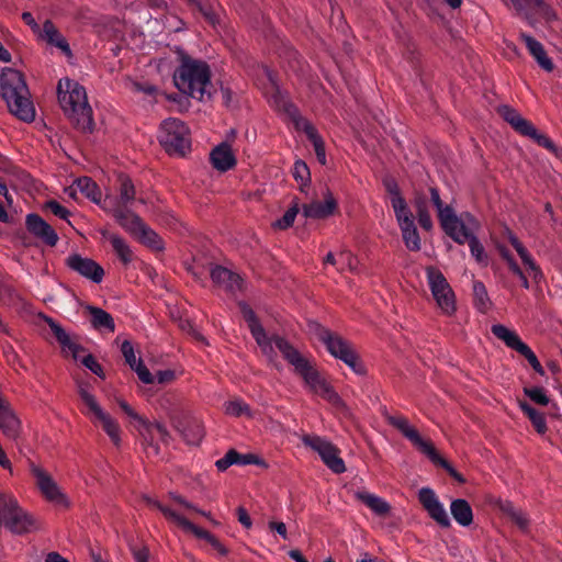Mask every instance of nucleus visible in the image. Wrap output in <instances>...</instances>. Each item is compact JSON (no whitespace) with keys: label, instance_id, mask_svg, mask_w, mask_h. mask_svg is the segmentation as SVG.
<instances>
[{"label":"nucleus","instance_id":"a18cd8bd","mask_svg":"<svg viewBox=\"0 0 562 562\" xmlns=\"http://www.w3.org/2000/svg\"><path fill=\"white\" fill-rule=\"evenodd\" d=\"M145 501L147 502L148 505L160 510L167 519L176 522L179 527H181V520H188L184 516L180 515L179 513H177L176 510H172L171 508H169L167 506H164L161 503H159L156 499H153V498L146 496Z\"/></svg>","mask_w":562,"mask_h":562},{"label":"nucleus","instance_id":"9b49d317","mask_svg":"<svg viewBox=\"0 0 562 562\" xmlns=\"http://www.w3.org/2000/svg\"><path fill=\"white\" fill-rule=\"evenodd\" d=\"M117 405L127 415L139 435L147 441L155 452H158L157 446L154 443L156 439L166 440L168 431L166 427L159 423H150L140 416L126 401L116 398Z\"/></svg>","mask_w":562,"mask_h":562},{"label":"nucleus","instance_id":"37998d69","mask_svg":"<svg viewBox=\"0 0 562 562\" xmlns=\"http://www.w3.org/2000/svg\"><path fill=\"white\" fill-rule=\"evenodd\" d=\"M358 258L349 250H341L338 254V271L349 270L351 272L358 271Z\"/></svg>","mask_w":562,"mask_h":562},{"label":"nucleus","instance_id":"20e7f679","mask_svg":"<svg viewBox=\"0 0 562 562\" xmlns=\"http://www.w3.org/2000/svg\"><path fill=\"white\" fill-rule=\"evenodd\" d=\"M0 92L9 111L24 122H32L35 109L23 75L12 68H4L0 76Z\"/></svg>","mask_w":562,"mask_h":562},{"label":"nucleus","instance_id":"de8ad7c7","mask_svg":"<svg viewBox=\"0 0 562 562\" xmlns=\"http://www.w3.org/2000/svg\"><path fill=\"white\" fill-rule=\"evenodd\" d=\"M431 462H434L437 465L442 467L453 479H456L460 483H464V477L457 472L449 462H447L443 458H441L436 449L432 447V453H425Z\"/></svg>","mask_w":562,"mask_h":562},{"label":"nucleus","instance_id":"0eeeda50","mask_svg":"<svg viewBox=\"0 0 562 562\" xmlns=\"http://www.w3.org/2000/svg\"><path fill=\"white\" fill-rule=\"evenodd\" d=\"M78 393L87 407L83 414L89 416L93 423L99 422L111 441L115 446H119L121 443V428L119 423L100 406L95 396L89 392L87 386L80 385Z\"/></svg>","mask_w":562,"mask_h":562},{"label":"nucleus","instance_id":"a878e982","mask_svg":"<svg viewBox=\"0 0 562 562\" xmlns=\"http://www.w3.org/2000/svg\"><path fill=\"white\" fill-rule=\"evenodd\" d=\"M77 192H80L82 195L102 207L103 199L101 191L92 179L88 177L79 178L71 187L66 189V193L71 198H76Z\"/></svg>","mask_w":562,"mask_h":562},{"label":"nucleus","instance_id":"69168bd1","mask_svg":"<svg viewBox=\"0 0 562 562\" xmlns=\"http://www.w3.org/2000/svg\"><path fill=\"white\" fill-rule=\"evenodd\" d=\"M22 20L25 22V24H27L31 30L33 31L34 34H36V36L38 35L40 31L42 30V26H40L35 19L33 18L32 13L30 12H23L22 13Z\"/></svg>","mask_w":562,"mask_h":562},{"label":"nucleus","instance_id":"79ce46f5","mask_svg":"<svg viewBox=\"0 0 562 562\" xmlns=\"http://www.w3.org/2000/svg\"><path fill=\"white\" fill-rule=\"evenodd\" d=\"M473 295L475 307L480 312L485 313L491 306V301L486 288L481 281L473 283Z\"/></svg>","mask_w":562,"mask_h":562},{"label":"nucleus","instance_id":"f704fd0d","mask_svg":"<svg viewBox=\"0 0 562 562\" xmlns=\"http://www.w3.org/2000/svg\"><path fill=\"white\" fill-rule=\"evenodd\" d=\"M450 513L458 525L469 527L473 522V510L468 501L456 498L450 504Z\"/></svg>","mask_w":562,"mask_h":562},{"label":"nucleus","instance_id":"0e129e2a","mask_svg":"<svg viewBox=\"0 0 562 562\" xmlns=\"http://www.w3.org/2000/svg\"><path fill=\"white\" fill-rule=\"evenodd\" d=\"M316 158L321 165H326V151L324 140L315 142L313 144Z\"/></svg>","mask_w":562,"mask_h":562},{"label":"nucleus","instance_id":"8fccbe9b","mask_svg":"<svg viewBox=\"0 0 562 562\" xmlns=\"http://www.w3.org/2000/svg\"><path fill=\"white\" fill-rule=\"evenodd\" d=\"M127 87L134 93H144L148 97H155L156 93L158 92L157 87L149 82L130 80Z\"/></svg>","mask_w":562,"mask_h":562},{"label":"nucleus","instance_id":"bf43d9fd","mask_svg":"<svg viewBox=\"0 0 562 562\" xmlns=\"http://www.w3.org/2000/svg\"><path fill=\"white\" fill-rule=\"evenodd\" d=\"M176 379V373L173 370H162L158 371L156 376H154V381L157 380L159 384H167L172 382Z\"/></svg>","mask_w":562,"mask_h":562},{"label":"nucleus","instance_id":"393cba45","mask_svg":"<svg viewBox=\"0 0 562 562\" xmlns=\"http://www.w3.org/2000/svg\"><path fill=\"white\" fill-rule=\"evenodd\" d=\"M508 240L510 245L514 247V249L517 251V255L521 259V262L526 267L532 280L536 283H539L543 278V273L539 265L531 256V254L512 232H508Z\"/></svg>","mask_w":562,"mask_h":562},{"label":"nucleus","instance_id":"f3484780","mask_svg":"<svg viewBox=\"0 0 562 562\" xmlns=\"http://www.w3.org/2000/svg\"><path fill=\"white\" fill-rule=\"evenodd\" d=\"M66 263L71 270L94 283H100L103 280V268L90 258L72 254L66 259Z\"/></svg>","mask_w":562,"mask_h":562},{"label":"nucleus","instance_id":"338daca9","mask_svg":"<svg viewBox=\"0 0 562 562\" xmlns=\"http://www.w3.org/2000/svg\"><path fill=\"white\" fill-rule=\"evenodd\" d=\"M269 529L276 531L278 535L282 537V539H288V531L284 522L270 521Z\"/></svg>","mask_w":562,"mask_h":562},{"label":"nucleus","instance_id":"c9c22d12","mask_svg":"<svg viewBox=\"0 0 562 562\" xmlns=\"http://www.w3.org/2000/svg\"><path fill=\"white\" fill-rule=\"evenodd\" d=\"M87 310L91 315V324L94 329H105L110 333H113L115 330L114 319L110 313L100 307L91 305L87 306Z\"/></svg>","mask_w":562,"mask_h":562},{"label":"nucleus","instance_id":"4468645a","mask_svg":"<svg viewBox=\"0 0 562 562\" xmlns=\"http://www.w3.org/2000/svg\"><path fill=\"white\" fill-rule=\"evenodd\" d=\"M491 330L493 335L499 340H502L508 348L514 349L521 356H524L536 372H538L541 375L544 373L543 368L540 364L539 360L537 359L535 352L530 349V347L527 344H525L520 339V337L515 330L509 329L508 327L502 324L493 325Z\"/></svg>","mask_w":562,"mask_h":562},{"label":"nucleus","instance_id":"cd10ccee","mask_svg":"<svg viewBox=\"0 0 562 562\" xmlns=\"http://www.w3.org/2000/svg\"><path fill=\"white\" fill-rule=\"evenodd\" d=\"M37 38L47 43L50 46L59 48L67 56L71 55L69 44L50 20H46L43 23L42 30L40 31Z\"/></svg>","mask_w":562,"mask_h":562},{"label":"nucleus","instance_id":"412c9836","mask_svg":"<svg viewBox=\"0 0 562 562\" xmlns=\"http://www.w3.org/2000/svg\"><path fill=\"white\" fill-rule=\"evenodd\" d=\"M211 279L222 290L234 294L243 288V279L232 270L215 266L211 269Z\"/></svg>","mask_w":562,"mask_h":562},{"label":"nucleus","instance_id":"e433bc0d","mask_svg":"<svg viewBox=\"0 0 562 562\" xmlns=\"http://www.w3.org/2000/svg\"><path fill=\"white\" fill-rule=\"evenodd\" d=\"M356 497L379 516L386 515L391 507L386 501L369 492H357Z\"/></svg>","mask_w":562,"mask_h":562},{"label":"nucleus","instance_id":"1a4fd4ad","mask_svg":"<svg viewBox=\"0 0 562 562\" xmlns=\"http://www.w3.org/2000/svg\"><path fill=\"white\" fill-rule=\"evenodd\" d=\"M480 224L477 220L471 214L465 212V221L451 231L450 236L456 243L463 245L469 244L470 251L475 261L484 267L488 265V257L482 243L475 236Z\"/></svg>","mask_w":562,"mask_h":562},{"label":"nucleus","instance_id":"5fc2aeb1","mask_svg":"<svg viewBox=\"0 0 562 562\" xmlns=\"http://www.w3.org/2000/svg\"><path fill=\"white\" fill-rule=\"evenodd\" d=\"M45 206L59 218L67 220V217L69 216V211L54 200L48 201Z\"/></svg>","mask_w":562,"mask_h":562},{"label":"nucleus","instance_id":"c85d7f7f","mask_svg":"<svg viewBox=\"0 0 562 562\" xmlns=\"http://www.w3.org/2000/svg\"><path fill=\"white\" fill-rule=\"evenodd\" d=\"M519 37L526 44L530 55L535 58L537 64L546 71L550 72L553 70L554 65L552 59L547 55L543 45L533 38L531 35L520 33Z\"/></svg>","mask_w":562,"mask_h":562},{"label":"nucleus","instance_id":"4d7b16f0","mask_svg":"<svg viewBox=\"0 0 562 562\" xmlns=\"http://www.w3.org/2000/svg\"><path fill=\"white\" fill-rule=\"evenodd\" d=\"M496 248H497V251L501 255V257L507 263L509 270L514 269V267L519 266L517 263V261L515 260L514 256L510 254V251L504 245H497Z\"/></svg>","mask_w":562,"mask_h":562},{"label":"nucleus","instance_id":"7ed1b4c3","mask_svg":"<svg viewBox=\"0 0 562 562\" xmlns=\"http://www.w3.org/2000/svg\"><path fill=\"white\" fill-rule=\"evenodd\" d=\"M58 101L66 116L82 132L94 127L92 108L86 89L75 80L63 79L58 83Z\"/></svg>","mask_w":562,"mask_h":562},{"label":"nucleus","instance_id":"58836bf2","mask_svg":"<svg viewBox=\"0 0 562 562\" xmlns=\"http://www.w3.org/2000/svg\"><path fill=\"white\" fill-rule=\"evenodd\" d=\"M224 412L226 415L232 417H241L246 416L248 418H254V413L250 409L249 405L243 401L241 398L235 397L224 403Z\"/></svg>","mask_w":562,"mask_h":562},{"label":"nucleus","instance_id":"bb28decb","mask_svg":"<svg viewBox=\"0 0 562 562\" xmlns=\"http://www.w3.org/2000/svg\"><path fill=\"white\" fill-rule=\"evenodd\" d=\"M337 207V202L330 192L325 194L324 201H313L303 205V215L310 218H325L331 215Z\"/></svg>","mask_w":562,"mask_h":562},{"label":"nucleus","instance_id":"ea45409f","mask_svg":"<svg viewBox=\"0 0 562 562\" xmlns=\"http://www.w3.org/2000/svg\"><path fill=\"white\" fill-rule=\"evenodd\" d=\"M402 237L407 249L417 251L420 249V237L417 232L415 222L400 227Z\"/></svg>","mask_w":562,"mask_h":562},{"label":"nucleus","instance_id":"e2e57ef3","mask_svg":"<svg viewBox=\"0 0 562 562\" xmlns=\"http://www.w3.org/2000/svg\"><path fill=\"white\" fill-rule=\"evenodd\" d=\"M417 217H418V223L419 225L426 229V231H430L432 228V221H431V217H430V214L427 211H423V212H418L417 213Z\"/></svg>","mask_w":562,"mask_h":562},{"label":"nucleus","instance_id":"aec40b11","mask_svg":"<svg viewBox=\"0 0 562 562\" xmlns=\"http://www.w3.org/2000/svg\"><path fill=\"white\" fill-rule=\"evenodd\" d=\"M272 102L278 110H283L295 120L296 127L306 134L312 144L323 139L313 124L310 121L299 116L295 106L288 102V100H285V98L281 95L280 92L273 95Z\"/></svg>","mask_w":562,"mask_h":562},{"label":"nucleus","instance_id":"39448f33","mask_svg":"<svg viewBox=\"0 0 562 562\" xmlns=\"http://www.w3.org/2000/svg\"><path fill=\"white\" fill-rule=\"evenodd\" d=\"M158 140L171 156L184 157L191 150L190 131L178 119H167L160 124Z\"/></svg>","mask_w":562,"mask_h":562},{"label":"nucleus","instance_id":"6ab92c4d","mask_svg":"<svg viewBox=\"0 0 562 562\" xmlns=\"http://www.w3.org/2000/svg\"><path fill=\"white\" fill-rule=\"evenodd\" d=\"M272 102L278 110H283L295 120L296 127L306 134L312 144L323 139L313 124L310 121L299 116L295 106L288 102V100H285V98L281 95L280 92L273 95Z\"/></svg>","mask_w":562,"mask_h":562},{"label":"nucleus","instance_id":"f03ea898","mask_svg":"<svg viewBox=\"0 0 562 562\" xmlns=\"http://www.w3.org/2000/svg\"><path fill=\"white\" fill-rule=\"evenodd\" d=\"M179 61L173 74V82L178 90L199 101L209 99L212 88L209 65L184 53L180 54Z\"/></svg>","mask_w":562,"mask_h":562},{"label":"nucleus","instance_id":"c756f323","mask_svg":"<svg viewBox=\"0 0 562 562\" xmlns=\"http://www.w3.org/2000/svg\"><path fill=\"white\" fill-rule=\"evenodd\" d=\"M121 351L124 356L126 363L134 370L138 376V379L145 383L150 384L154 382V375L149 372V370L143 364L140 359H136L134 348L128 340H124L121 346Z\"/></svg>","mask_w":562,"mask_h":562},{"label":"nucleus","instance_id":"a19ab883","mask_svg":"<svg viewBox=\"0 0 562 562\" xmlns=\"http://www.w3.org/2000/svg\"><path fill=\"white\" fill-rule=\"evenodd\" d=\"M519 407L529 417L530 422L539 434H544L547 431V423L542 413L538 412L526 402H520Z\"/></svg>","mask_w":562,"mask_h":562},{"label":"nucleus","instance_id":"052dcab7","mask_svg":"<svg viewBox=\"0 0 562 562\" xmlns=\"http://www.w3.org/2000/svg\"><path fill=\"white\" fill-rule=\"evenodd\" d=\"M131 549L136 562H148L149 550L147 547H132Z\"/></svg>","mask_w":562,"mask_h":562},{"label":"nucleus","instance_id":"dca6fc26","mask_svg":"<svg viewBox=\"0 0 562 562\" xmlns=\"http://www.w3.org/2000/svg\"><path fill=\"white\" fill-rule=\"evenodd\" d=\"M418 501L429 517L440 527L449 528L451 526L449 515L432 488L422 487L418 491Z\"/></svg>","mask_w":562,"mask_h":562},{"label":"nucleus","instance_id":"3c124183","mask_svg":"<svg viewBox=\"0 0 562 562\" xmlns=\"http://www.w3.org/2000/svg\"><path fill=\"white\" fill-rule=\"evenodd\" d=\"M239 460V452L235 449L228 450L225 456L215 462V467L218 471H226L231 465L237 464Z\"/></svg>","mask_w":562,"mask_h":562},{"label":"nucleus","instance_id":"c03bdc74","mask_svg":"<svg viewBox=\"0 0 562 562\" xmlns=\"http://www.w3.org/2000/svg\"><path fill=\"white\" fill-rule=\"evenodd\" d=\"M145 501L147 502L148 505L160 510L167 519L176 522L179 527H181V520H188L184 516L180 515L179 513H177L176 510H172L171 508H169L167 506H164L161 503H159L156 499H153V498L146 496Z\"/></svg>","mask_w":562,"mask_h":562},{"label":"nucleus","instance_id":"7c9ffc66","mask_svg":"<svg viewBox=\"0 0 562 562\" xmlns=\"http://www.w3.org/2000/svg\"><path fill=\"white\" fill-rule=\"evenodd\" d=\"M47 325L56 337L57 341L61 346L63 350L70 353L76 360L79 359L82 352V347L71 340L70 336L66 330L53 318L45 317Z\"/></svg>","mask_w":562,"mask_h":562},{"label":"nucleus","instance_id":"2eb2a0df","mask_svg":"<svg viewBox=\"0 0 562 562\" xmlns=\"http://www.w3.org/2000/svg\"><path fill=\"white\" fill-rule=\"evenodd\" d=\"M385 420L396 428L407 440H409L422 453H432V443L422 438L417 429H415L408 419L402 415H391L383 413Z\"/></svg>","mask_w":562,"mask_h":562},{"label":"nucleus","instance_id":"4c0bfd02","mask_svg":"<svg viewBox=\"0 0 562 562\" xmlns=\"http://www.w3.org/2000/svg\"><path fill=\"white\" fill-rule=\"evenodd\" d=\"M391 204L394 210L398 227L412 224L414 222L413 213L411 212L403 196H396L395 199H392Z\"/></svg>","mask_w":562,"mask_h":562},{"label":"nucleus","instance_id":"13d9d810","mask_svg":"<svg viewBox=\"0 0 562 562\" xmlns=\"http://www.w3.org/2000/svg\"><path fill=\"white\" fill-rule=\"evenodd\" d=\"M248 464H256L261 465L263 464V461L254 453H239V460L238 465H248Z\"/></svg>","mask_w":562,"mask_h":562},{"label":"nucleus","instance_id":"473e14b6","mask_svg":"<svg viewBox=\"0 0 562 562\" xmlns=\"http://www.w3.org/2000/svg\"><path fill=\"white\" fill-rule=\"evenodd\" d=\"M101 235L110 241L113 250L123 265L127 266L134 260V252L132 248L121 236L110 233L109 231H101Z\"/></svg>","mask_w":562,"mask_h":562},{"label":"nucleus","instance_id":"09e8293b","mask_svg":"<svg viewBox=\"0 0 562 562\" xmlns=\"http://www.w3.org/2000/svg\"><path fill=\"white\" fill-rule=\"evenodd\" d=\"M297 213H299L297 205H293L284 213V215L281 218L277 220L272 224V226L277 229H286V228L291 227L295 221Z\"/></svg>","mask_w":562,"mask_h":562},{"label":"nucleus","instance_id":"6e6d98bb","mask_svg":"<svg viewBox=\"0 0 562 562\" xmlns=\"http://www.w3.org/2000/svg\"><path fill=\"white\" fill-rule=\"evenodd\" d=\"M82 363L85 367H87L89 370H91L94 374L102 376L103 370L102 367L97 362L94 357L92 355H87L82 358Z\"/></svg>","mask_w":562,"mask_h":562},{"label":"nucleus","instance_id":"5701e85b","mask_svg":"<svg viewBox=\"0 0 562 562\" xmlns=\"http://www.w3.org/2000/svg\"><path fill=\"white\" fill-rule=\"evenodd\" d=\"M135 187L130 178L121 177L120 178V189L119 195L112 196L106 195L102 202V209L104 211H109L108 202L111 201L114 207L117 209H127L130 204L135 200Z\"/></svg>","mask_w":562,"mask_h":562},{"label":"nucleus","instance_id":"f8f14e48","mask_svg":"<svg viewBox=\"0 0 562 562\" xmlns=\"http://www.w3.org/2000/svg\"><path fill=\"white\" fill-rule=\"evenodd\" d=\"M29 469L35 480L36 487L47 502L65 508L70 505L67 495L43 467L30 462Z\"/></svg>","mask_w":562,"mask_h":562},{"label":"nucleus","instance_id":"a211bd4d","mask_svg":"<svg viewBox=\"0 0 562 562\" xmlns=\"http://www.w3.org/2000/svg\"><path fill=\"white\" fill-rule=\"evenodd\" d=\"M430 199L438 212V218L440 221L442 229L446 234H449L457 226L465 221V213L457 216L453 209L449 205H445L440 199L439 191L436 188H430Z\"/></svg>","mask_w":562,"mask_h":562},{"label":"nucleus","instance_id":"b1692460","mask_svg":"<svg viewBox=\"0 0 562 562\" xmlns=\"http://www.w3.org/2000/svg\"><path fill=\"white\" fill-rule=\"evenodd\" d=\"M25 223L29 232L47 245L55 246L57 244L58 236L56 232L37 214H29Z\"/></svg>","mask_w":562,"mask_h":562},{"label":"nucleus","instance_id":"774afa93","mask_svg":"<svg viewBox=\"0 0 562 562\" xmlns=\"http://www.w3.org/2000/svg\"><path fill=\"white\" fill-rule=\"evenodd\" d=\"M238 521L247 529L252 526V521L244 507L237 509Z\"/></svg>","mask_w":562,"mask_h":562},{"label":"nucleus","instance_id":"9d476101","mask_svg":"<svg viewBox=\"0 0 562 562\" xmlns=\"http://www.w3.org/2000/svg\"><path fill=\"white\" fill-rule=\"evenodd\" d=\"M498 113L516 132L530 137L539 146L554 154L558 153L555 144L547 135L540 133L530 121L524 119L518 111L508 105H502L498 108Z\"/></svg>","mask_w":562,"mask_h":562},{"label":"nucleus","instance_id":"864d4df0","mask_svg":"<svg viewBox=\"0 0 562 562\" xmlns=\"http://www.w3.org/2000/svg\"><path fill=\"white\" fill-rule=\"evenodd\" d=\"M525 394L535 403L539 405H548L549 397L542 387H525Z\"/></svg>","mask_w":562,"mask_h":562},{"label":"nucleus","instance_id":"423d86ee","mask_svg":"<svg viewBox=\"0 0 562 562\" xmlns=\"http://www.w3.org/2000/svg\"><path fill=\"white\" fill-rule=\"evenodd\" d=\"M317 336L326 346L327 351L336 359L341 360L356 374L364 375L367 373L366 366L349 341L324 327H318Z\"/></svg>","mask_w":562,"mask_h":562},{"label":"nucleus","instance_id":"2f4dec72","mask_svg":"<svg viewBox=\"0 0 562 562\" xmlns=\"http://www.w3.org/2000/svg\"><path fill=\"white\" fill-rule=\"evenodd\" d=\"M212 165L220 171H227L236 165L235 155L227 143L216 146L210 155Z\"/></svg>","mask_w":562,"mask_h":562},{"label":"nucleus","instance_id":"72a5a7b5","mask_svg":"<svg viewBox=\"0 0 562 562\" xmlns=\"http://www.w3.org/2000/svg\"><path fill=\"white\" fill-rule=\"evenodd\" d=\"M181 528L186 531L192 532L196 538L207 541L220 555L226 557L228 554L227 548L217 538L209 531L195 526L191 521L181 520Z\"/></svg>","mask_w":562,"mask_h":562},{"label":"nucleus","instance_id":"680f3d73","mask_svg":"<svg viewBox=\"0 0 562 562\" xmlns=\"http://www.w3.org/2000/svg\"><path fill=\"white\" fill-rule=\"evenodd\" d=\"M512 520L524 531L528 529L529 519L527 515L518 509V512L512 517Z\"/></svg>","mask_w":562,"mask_h":562},{"label":"nucleus","instance_id":"603ef678","mask_svg":"<svg viewBox=\"0 0 562 562\" xmlns=\"http://www.w3.org/2000/svg\"><path fill=\"white\" fill-rule=\"evenodd\" d=\"M293 177L302 186H305L310 182V169L304 161H302V160L295 161L294 167H293Z\"/></svg>","mask_w":562,"mask_h":562},{"label":"nucleus","instance_id":"6e6552de","mask_svg":"<svg viewBox=\"0 0 562 562\" xmlns=\"http://www.w3.org/2000/svg\"><path fill=\"white\" fill-rule=\"evenodd\" d=\"M427 283L438 308L451 316L457 310L456 295L442 272L435 267L426 268Z\"/></svg>","mask_w":562,"mask_h":562},{"label":"nucleus","instance_id":"ddd939ff","mask_svg":"<svg viewBox=\"0 0 562 562\" xmlns=\"http://www.w3.org/2000/svg\"><path fill=\"white\" fill-rule=\"evenodd\" d=\"M302 442L317 452L322 461L334 473L341 474L346 471L345 462L339 457V449L329 440L317 435H304Z\"/></svg>","mask_w":562,"mask_h":562},{"label":"nucleus","instance_id":"f257e3e1","mask_svg":"<svg viewBox=\"0 0 562 562\" xmlns=\"http://www.w3.org/2000/svg\"><path fill=\"white\" fill-rule=\"evenodd\" d=\"M239 307L252 337L256 339L263 352L268 353L273 347H276L281 352L282 357L294 368V371L303 379L305 385L312 393L321 396L338 409H347V406L340 395L319 373L315 363L310 358L302 355L282 337L274 336L269 338L255 312L244 302L239 303Z\"/></svg>","mask_w":562,"mask_h":562},{"label":"nucleus","instance_id":"4be33fe9","mask_svg":"<svg viewBox=\"0 0 562 562\" xmlns=\"http://www.w3.org/2000/svg\"><path fill=\"white\" fill-rule=\"evenodd\" d=\"M109 211L108 213L112 214L117 223L130 234L135 235L144 229V222L142 218L135 214L133 211L127 209H117L113 206L111 201L108 202Z\"/></svg>","mask_w":562,"mask_h":562},{"label":"nucleus","instance_id":"49530a36","mask_svg":"<svg viewBox=\"0 0 562 562\" xmlns=\"http://www.w3.org/2000/svg\"><path fill=\"white\" fill-rule=\"evenodd\" d=\"M136 236L140 239L142 243L148 245L154 249H161L162 243L160 237L150 229L146 224H144V229H140Z\"/></svg>","mask_w":562,"mask_h":562}]
</instances>
